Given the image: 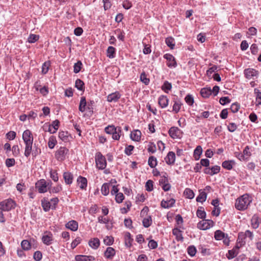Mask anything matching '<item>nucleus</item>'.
Instances as JSON below:
<instances>
[{
    "instance_id": "nucleus-1",
    "label": "nucleus",
    "mask_w": 261,
    "mask_h": 261,
    "mask_svg": "<svg viewBox=\"0 0 261 261\" xmlns=\"http://www.w3.org/2000/svg\"><path fill=\"white\" fill-rule=\"evenodd\" d=\"M22 139L25 144V151L24 154L26 157H28L31 153L34 140L33 135L30 130L27 129L23 132Z\"/></svg>"
},
{
    "instance_id": "nucleus-2",
    "label": "nucleus",
    "mask_w": 261,
    "mask_h": 261,
    "mask_svg": "<svg viewBox=\"0 0 261 261\" xmlns=\"http://www.w3.org/2000/svg\"><path fill=\"white\" fill-rule=\"evenodd\" d=\"M251 201V197L248 194H244L236 200L235 207L239 211H244L248 207Z\"/></svg>"
},
{
    "instance_id": "nucleus-3",
    "label": "nucleus",
    "mask_w": 261,
    "mask_h": 261,
    "mask_svg": "<svg viewBox=\"0 0 261 261\" xmlns=\"http://www.w3.org/2000/svg\"><path fill=\"white\" fill-rule=\"evenodd\" d=\"M96 166L99 170H103L107 166V161L106 158L101 152H98L95 155Z\"/></svg>"
},
{
    "instance_id": "nucleus-4",
    "label": "nucleus",
    "mask_w": 261,
    "mask_h": 261,
    "mask_svg": "<svg viewBox=\"0 0 261 261\" xmlns=\"http://www.w3.org/2000/svg\"><path fill=\"white\" fill-rule=\"evenodd\" d=\"M15 202L12 199H7L0 202V210L3 211H9L14 208Z\"/></svg>"
},
{
    "instance_id": "nucleus-5",
    "label": "nucleus",
    "mask_w": 261,
    "mask_h": 261,
    "mask_svg": "<svg viewBox=\"0 0 261 261\" xmlns=\"http://www.w3.org/2000/svg\"><path fill=\"white\" fill-rule=\"evenodd\" d=\"M214 225V222L211 220H203L197 224L198 228L201 230L210 229Z\"/></svg>"
},
{
    "instance_id": "nucleus-6",
    "label": "nucleus",
    "mask_w": 261,
    "mask_h": 261,
    "mask_svg": "<svg viewBox=\"0 0 261 261\" xmlns=\"http://www.w3.org/2000/svg\"><path fill=\"white\" fill-rule=\"evenodd\" d=\"M169 134L172 139L180 138L182 137V132L177 127H171L169 130Z\"/></svg>"
},
{
    "instance_id": "nucleus-7",
    "label": "nucleus",
    "mask_w": 261,
    "mask_h": 261,
    "mask_svg": "<svg viewBox=\"0 0 261 261\" xmlns=\"http://www.w3.org/2000/svg\"><path fill=\"white\" fill-rule=\"evenodd\" d=\"M68 152V149L65 147H61L56 153V158L59 161H63Z\"/></svg>"
},
{
    "instance_id": "nucleus-8",
    "label": "nucleus",
    "mask_w": 261,
    "mask_h": 261,
    "mask_svg": "<svg viewBox=\"0 0 261 261\" xmlns=\"http://www.w3.org/2000/svg\"><path fill=\"white\" fill-rule=\"evenodd\" d=\"M36 188L40 193H43L47 191L46 182L45 180H41L36 183Z\"/></svg>"
},
{
    "instance_id": "nucleus-9",
    "label": "nucleus",
    "mask_w": 261,
    "mask_h": 261,
    "mask_svg": "<svg viewBox=\"0 0 261 261\" xmlns=\"http://www.w3.org/2000/svg\"><path fill=\"white\" fill-rule=\"evenodd\" d=\"M164 58L167 60V65L169 67H175L177 66L175 58L172 55L166 54L164 55Z\"/></svg>"
},
{
    "instance_id": "nucleus-10",
    "label": "nucleus",
    "mask_w": 261,
    "mask_h": 261,
    "mask_svg": "<svg viewBox=\"0 0 261 261\" xmlns=\"http://www.w3.org/2000/svg\"><path fill=\"white\" fill-rule=\"evenodd\" d=\"M53 240V236L50 232H45L42 238L43 243L46 245H50L52 243Z\"/></svg>"
},
{
    "instance_id": "nucleus-11",
    "label": "nucleus",
    "mask_w": 261,
    "mask_h": 261,
    "mask_svg": "<svg viewBox=\"0 0 261 261\" xmlns=\"http://www.w3.org/2000/svg\"><path fill=\"white\" fill-rule=\"evenodd\" d=\"M244 74L246 78L251 79L258 75V71L253 68H247L244 70Z\"/></svg>"
},
{
    "instance_id": "nucleus-12",
    "label": "nucleus",
    "mask_w": 261,
    "mask_h": 261,
    "mask_svg": "<svg viewBox=\"0 0 261 261\" xmlns=\"http://www.w3.org/2000/svg\"><path fill=\"white\" fill-rule=\"evenodd\" d=\"M245 239H246V238L244 234V232H241L239 233L237 242V244L236 245V247L237 249H239L242 246H244L245 244V243H246Z\"/></svg>"
},
{
    "instance_id": "nucleus-13",
    "label": "nucleus",
    "mask_w": 261,
    "mask_h": 261,
    "mask_svg": "<svg viewBox=\"0 0 261 261\" xmlns=\"http://www.w3.org/2000/svg\"><path fill=\"white\" fill-rule=\"evenodd\" d=\"M121 94L118 91L111 93L107 96V100L109 102H116L121 97Z\"/></svg>"
},
{
    "instance_id": "nucleus-14",
    "label": "nucleus",
    "mask_w": 261,
    "mask_h": 261,
    "mask_svg": "<svg viewBox=\"0 0 261 261\" xmlns=\"http://www.w3.org/2000/svg\"><path fill=\"white\" fill-rule=\"evenodd\" d=\"M115 253V250L113 248L108 247L104 252V256L107 259H112Z\"/></svg>"
},
{
    "instance_id": "nucleus-15",
    "label": "nucleus",
    "mask_w": 261,
    "mask_h": 261,
    "mask_svg": "<svg viewBox=\"0 0 261 261\" xmlns=\"http://www.w3.org/2000/svg\"><path fill=\"white\" fill-rule=\"evenodd\" d=\"M76 261H94L95 258L91 255H77L75 256Z\"/></svg>"
},
{
    "instance_id": "nucleus-16",
    "label": "nucleus",
    "mask_w": 261,
    "mask_h": 261,
    "mask_svg": "<svg viewBox=\"0 0 261 261\" xmlns=\"http://www.w3.org/2000/svg\"><path fill=\"white\" fill-rule=\"evenodd\" d=\"M175 200L173 198H171L170 200L167 201L163 200L161 201V205L164 208H169L172 207L175 204Z\"/></svg>"
},
{
    "instance_id": "nucleus-17",
    "label": "nucleus",
    "mask_w": 261,
    "mask_h": 261,
    "mask_svg": "<svg viewBox=\"0 0 261 261\" xmlns=\"http://www.w3.org/2000/svg\"><path fill=\"white\" fill-rule=\"evenodd\" d=\"M166 162L168 165L173 164L175 160V154L173 151H169L165 158Z\"/></svg>"
},
{
    "instance_id": "nucleus-18",
    "label": "nucleus",
    "mask_w": 261,
    "mask_h": 261,
    "mask_svg": "<svg viewBox=\"0 0 261 261\" xmlns=\"http://www.w3.org/2000/svg\"><path fill=\"white\" fill-rule=\"evenodd\" d=\"M172 233L176 237V240L177 241L182 242L184 241V237L182 235V231L177 228H174L172 229Z\"/></svg>"
},
{
    "instance_id": "nucleus-19",
    "label": "nucleus",
    "mask_w": 261,
    "mask_h": 261,
    "mask_svg": "<svg viewBox=\"0 0 261 261\" xmlns=\"http://www.w3.org/2000/svg\"><path fill=\"white\" fill-rule=\"evenodd\" d=\"M141 132L138 129L134 130L130 134V138L135 141H139L141 139Z\"/></svg>"
},
{
    "instance_id": "nucleus-20",
    "label": "nucleus",
    "mask_w": 261,
    "mask_h": 261,
    "mask_svg": "<svg viewBox=\"0 0 261 261\" xmlns=\"http://www.w3.org/2000/svg\"><path fill=\"white\" fill-rule=\"evenodd\" d=\"M169 100L166 96L162 95L159 98L158 103L162 108L166 107L168 105Z\"/></svg>"
},
{
    "instance_id": "nucleus-21",
    "label": "nucleus",
    "mask_w": 261,
    "mask_h": 261,
    "mask_svg": "<svg viewBox=\"0 0 261 261\" xmlns=\"http://www.w3.org/2000/svg\"><path fill=\"white\" fill-rule=\"evenodd\" d=\"M77 182L81 189H85L87 185V179L86 178L80 176L77 179Z\"/></svg>"
},
{
    "instance_id": "nucleus-22",
    "label": "nucleus",
    "mask_w": 261,
    "mask_h": 261,
    "mask_svg": "<svg viewBox=\"0 0 261 261\" xmlns=\"http://www.w3.org/2000/svg\"><path fill=\"white\" fill-rule=\"evenodd\" d=\"M88 244L92 248L96 249L100 245V241L98 238H95L89 240Z\"/></svg>"
},
{
    "instance_id": "nucleus-23",
    "label": "nucleus",
    "mask_w": 261,
    "mask_h": 261,
    "mask_svg": "<svg viewBox=\"0 0 261 261\" xmlns=\"http://www.w3.org/2000/svg\"><path fill=\"white\" fill-rule=\"evenodd\" d=\"M124 240H125V245L128 248H130L132 245V242L133 241V239L132 238L131 234L126 232L124 236Z\"/></svg>"
},
{
    "instance_id": "nucleus-24",
    "label": "nucleus",
    "mask_w": 261,
    "mask_h": 261,
    "mask_svg": "<svg viewBox=\"0 0 261 261\" xmlns=\"http://www.w3.org/2000/svg\"><path fill=\"white\" fill-rule=\"evenodd\" d=\"M63 178L65 182L67 185H70L73 181V175L69 172H65L63 173Z\"/></svg>"
},
{
    "instance_id": "nucleus-25",
    "label": "nucleus",
    "mask_w": 261,
    "mask_h": 261,
    "mask_svg": "<svg viewBox=\"0 0 261 261\" xmlns=\"http://www.w3.org/2000/svg\"><path fill=\"white\" fill-rule=\"evenodd\" d=\"M66 227L72 231H76L78 228V223L74 220L69 221L66 224Z\"/></svg>"
},
{
    "instance_id": "nucleus-26",
    "label": "nucleus",
    "mask_w": 261,
    "mask_h": 261,
    "mask_svg": "<svg viewBox=\"0 0 261 261\" xmlns=\"http://www.w3.org/2000/svg\"><path fill=\"white\" fill-rule=\"evenodd\" d=\"M59 138L63 141L67 142L69 141V138H71L67 131H61L59 133Z\"/></svg>"
},
{
    "instance_id": "nucleus-27",
    "label": "nucleus",
    "mask_w": 261,
    "mask_h": 261,
    "mask_svg": "<svg viewBox=\"0 0 261 261\" xmlns=\"http://www.w3.org/2000/svg\"><path fill=\"white\" fill-rule=\"evenodd\" d=\"M235 164L233 160L225 161L222 164V166L224 169L230 170L232 169L233 166Z\"/></svg>"
},
{
    "instance_id": "nucleus-28",
    "label": "nucleus",
    "mask_w": 261,
    "mask_h": 261,
    "mask_svg": "<svg viewBox=\"0 0 261 261\" xmlns=\"http://www.w3.org/2000/svg\"><path fill=\"white\" fill-rule=\"evenodd\" d=\"M236 247L231 250H229L228 251V253L226 254V257L228 259H231L235 257L239 253L238 250Z\"/></svg>"
},
{
    "instance_id": "nucleus-29",
    "label": "nucleus",
    "mask_w": 261,
    "mask_h": 261,
    "mask_svg": "<svg viewBox=\"0 0 261 261\" xmlns=\"http://www.w3.org/2000/svg\"><path fill=\"white\" fill-rule=\"evenodd\" d=\"M200 94L203 97L208 98L212 94V89L210 88H202Z\"/></svg>"
},
{
    "instance_id": "nucleus-30",
    "label": "nucleus",
    "mask_w": 261,
    "mask_h": 261,
    "mask_svg": "<svg viewBox=\"0 0 261 261\" xmlns=\"http://www.w3.org/2000/svg\"><path fill=\"white\" fill-rule=\"evenodd\" d=\"M122 129L121 127L117 126L116 130L114 132V134H112V138L115 140H118L121 135Z\"/></svg>"
},
{
    "instance_id": "nucleus-31",
    "label": "nucleus",
    "mask_w": 261,
    "mask_h": 261,
    "mask_svg": "<svg viewBox=\"0 0 261 261\" xmlns=\"http://www.w3.org/2000/svg\"><path fill=\"white\" fill-rule=\"evenodd\" d=\"M87 105L86 99L85 97H82L81 98L80 105H79V111L81 112H84L86 110V107Z\"/></svg>"
},
{
    "instance_id": "nucleus-32",
    "label": "nucleus",
    "mask_w": 261,
    "mask_h": 261,
    "mask_svg": "<svg viewBox=\"0 0 261 261\" xmlns=\"http://www.w3.org/2000/svg\"><path fill=\"white\" fill-rule=\"evenodd\" d=\"M201 191H199L200 193L196 198V201L199 202H203L206 200L207 194L205 192Z\"/></svg>"
},
{
    "instance_id": "nucleus-33",
    "label": "nucleus",
    "mask_w": 261,
    "mask_h": 261,
    "mask_svg": "<svg viewBox=\"0 0 261 261\" xmlns=\"http://www.w3.org/2000/svg\"><path fill=\"white\" fill-rule=\"evenodd\" d=\"M225 233L220 230H217L215 232L214 237L216 240H221L225 237Z\"/></svg>"
},
{
    "instance_id": "nucleus-34",
    "label": "nucleus",
    "mask_w": 261,
    "mask_h": 261,
    "mask_svg": "<svg viewBox=\"0 0 261 261\" xmlns=\"http://www.w3.org/2000/svg\"><path fill=\"white\" fill-rule=\"evenodd\" d=\"M197 216L200 219H204L206 217V213L204 208L202 206L199 207L196 212Z\"/></svg>"
},
{
    "instance_id": "nucleus-35",
    "label": "nucleus",
    "mask_w": 261,
    "mask_h": 261,
    "mask_svg": "<svg viewBox=\"0 0 261 261\" xmlns=\"http://www.w3.org/2000/svg\"><path fill=\"white\" fill-rule=\"evenodd\" d=\"M202 152V149L200 146H198L194 150V156L196 160H198L200 158V156Z\"/></svg>"
},
{
    "instance_id": "nucleus-36",
    "label": "nucleus",
    "mask_w": 261,
    "mask_h": 261,
    "mask_svg": "<svg viewBox=\"0 0 261 261\" xmlns=\"http://www.w3.org/2000/svg\"><path fill=\"white\" fill-rule=\"evenodd\" d=\"M57 143L56 137L54 136H50L48 142V147L50 149L54 148Z\"/></svg>"
},
{
    "instance_id": "nucleus-37",
    "label": "nucleus",
    "mask_w": 261,
    "mask_h": 261,
    "mask_svg": "<svg viewBox=\"0 0 261 261\" xmlns=\"http://www.w3.org/2000/svg\"><path fill=\"white\" fill-rule=\"evenodd\" d=\"M115 48L113 46H109L107 49V57L109 58L112 59L115 57Z\"/></svg>"
},
{
    "instance_id": "nucleus-38",
    "label": "nucleus",
    "mask_w": 261,
    "mask_h": 261,
    "mask_svg": "<svg viewBox=\"0 0 261 261\" xmlns=\"http://www.w3.org/2000/svg\"><path fill=\"white\" fill-rule=\"evenodd\" d=\"M101 193L107 196L109 193V184L108 183H104L101 188Z\"/></svg>"
},
{
    "instance_id": "nucleus-39",
    "label": "nucleus",
    "mask_w": 261,
    "mask_h": 261,
    "mask_svg": "<svg viewBox=\"0 0 261 261\" xmlns=\"http://www.w3.org/2000/svg\"><path fill=\"white\" fill-rule=\"evenodd\" d=\"M143 225L145 228L149 227L152 223V219L151 216H148L147 218L143 219L142 221Z\"/></svg>"
},
{
    "instance_id": "nucleus-40",
    "label": "nucleus",
    "mask_w": 261,
    "mask_h": 261,
    "mask_svg": "<svg viewBox=\"0 0 261 261\" xmlns=\"http://www.w3.org/2000/svg\"><path fill=\"white\" fill-rule=\"evenodd\" d=\"M148 163L151 168H154L157 165V161L156 158L153 156H150L148 159Z\"/></svg>"
},
{
    "instance_id": "nucleus-41",
    "label": "nucleus",
    "mask_w": 261,
    "mask_h": 261,
    "mask_svg": "<svg viewBox=\"0 0 261 261\" xmlns=\"http://www.w3.org/2000/svg\"><path fill=\"white\" fill-rule=\"evenodd\" d=\"M166 44L168 46L170 47V48L173 49L175 46L174 40L172 37H168L165 40Z\"/></svg>"
},
{
    "instance_id": "nucleus-42",
    "label": "nucleus",
    "mask_w": 261,
    "mask_h": 261,
    "mask_svg": "<svg viewBox=\"0 0 261 261\" xmlns=\"http://www.w3.org/2000/svg\"><path fill=\"white\" fill-rule=\"evenodd\" d=\"M75 87L79 90L82 91L84 89V83L80 79H77L75 81Z\"/></svg>"
},
{
    "instance_id": "nucleus-43",
    "label": "nucleus",
    "mask_w": 261,
    "mask_h": 261,
    "mask_svg": "<svg viewBox=\"0 0 261 261\" xmlns=\"http://www.w3.org/2000/svg\"><path fill=\"white\" fill-rule=\"evenodd\" d=\"M21 246L22 249L24 250H29L31 248L30 243L26 240H24L21 242Z\"/></svg>"
},
{
    "instance_id": "nucleus-44",
    "label": "nucleus",
    "mask_w": 261,
    "mask_h": 261,
    "mask_svg": "<svg viewBox=\"0 0 261 261\" xmlns=\"http://www.w3.org/2000/svg\"><path fill=\"white\" fill-rule=\"evenodd\" d=\"M42 206L44 211L48 212L50 208L52 209L51 203L47 201H42Z\"/></svg>"
},
{
    "instance_id": "nucleus-45",
    "label": "nucleus",
    "mask_w": 261,
    "mask_h": 261,
    "mask_svg": "<svg viewBox=\"0 0 261 261\" xmlns=\"http://www.w3.org/2000/svg\"><path fill=\"white\" fill-rule=\"evenodd\" d=\"M159 182L160 185L161 186L169 182L166 173H164L161 177V179L159 180Z\"/></svg>"
},
{
    "instance_id": "nucleus-46",
    "label": "nucleus",
    "mask_w": 261,
    "mask_h": 261,
    "mask_svg": "<svg viewBox=\"0 0 261 261\" xmlns=\"http://www.w3.org/2000/svg\"><path fill=\"white\" fill-rule=\"evenodd\" d=\"M184 194L187 198L189 199H192L194 197V193L193 191L190 189L187 188L184 191Z\"/></svg>"
},
{
    "instance_id": "nucleus-47",
    "label": "nucleus",
    "mask_w": 261,
    "mask_h": 261,
    "mask_svg": "<svg viewBox=\"0 0 261 261\" xmlns=\"http://www.w3.org/2000/svg\"><path fill=\"white\" fill-rule=\"evenodd\" d=\"M187 251L190 256H194L196 253V248L194 246L191 245L188 247Z\"/></svg>"
},
{
    "instance_id": "nucleus-48",
    "label": "nucleus",
    "mask_w": 261,
    "mask_h": 261,
    "mask_svg": "<svg viewBox=\"0 0 261 261\" xmlns=\"http://www.w3.org/2000/svg\"><path fill=\"white\" fill-rule=\"evenodd\" d=\"M115 34L117 35V38L121 41H123L124 40V33L121 31L120 29H117L114 32Z\"/></svg>"
},
{
    "instance_id": "nucleus-49",
    "label": "nucleus",
    "mask_w": 261,
    "mask_h": 261,
    "mask_svg": "<svg viewBox=\"0 0 261 261\" xmlns=\"http://www.w3.org/2000/svg\"><path fill=\"white\" fill-rule=\"evenodd\" d=\"M254 92L256 94V105L258 106L261 104V92L257 89H254Z\"/></svg>"
},
{
    "instance_id": "nucleus-50",
    "label": "nucleus",
    "mask_w": 261,
    "mask_h": 261,
    "mask_svg": "<svg viewBox=\"0 0 261 261\" xmlns=\"http://www.w3.org/2000/svg\"><path fill=\"white\" fill-rule=\"evenodd\" d=\"M116 128L117 127H115L114 125H111L107 126L105 128V130L106 133L112 135V134H114V132L115 131V130H116Z\"/></svg>"
},
{
    "instance_id": "nucleus-51",
    "label": "nucleus",
    "mask_w": 261,
    "mask_h": 261,
    "mask_svg": "<svg viewBox=\"0 0 261 261\" xmlns=\"http://www.w3.org/2000/svg\"><path fill=\"white\" fill-rule=\"evenodd\" d=\"M251 224L254 228H257L259 226L258 218L257 216H254L251 219Z\"/></svg>"
},
{
    "instance_id": "nucleus-52",
    "label": "nucleus",
    "mask_w": 261,
    "mask_h": 261,
    "mask_svg": "<svg viewBox=\"0 0 261 261\" xmlns=\"http://www.w3.org/2000/svg\"><path fill=\"white\" fill-rule=\"evenodd\" d=\"M60 124V121L58 120H55L52 122V123L50 124L51 127L54 128L53 133H56L59 128Z\"/></svg>"
},
{
    "instance_id": "nucleus-53",
    "label": "nucleus",
    "mask_w": 261,
    "mask_h": 261,
    "mask_svg": "<svg viewBox=\"0 0 261 261\" xmlns=\"http://www.w3.org/2000/svg\"><path fill=\"white\" fill-rule=\"evenodd\" d=\"M82 66V63L81 61H79L76 63H75L74 65V72L77 73L79 72L81 69V67Z\"/></svg>"
},
{
    "instance_id": "nucleus-54",
    "label": "nucleus",
    "mask_w": 261,
    "mask_h": 261,
    "mask_svg": "<svg viewBox=\"0 0 261 261\" xmlns=\"http://www.w3.org/2000/svg\"><path fill=\"white\" fill-rule=\"evenodd\" d=\"M50 63L49 62H44L42 66V74H46L49 69Z\"/></svg>"
},
{
    "instance_id": "nucleus-55",
    "label": "nucleus",
    "mask_w": 261,
    "mask_h": 261,
    "mask_svg": "<svg viewBox=\"0 0 261 261\" xmlns=\"http://www.w3.org/2000/svg\"><path fill=\"white\" fill-rule=\"evenodd\" d=\"M181 103L179 101H175L173 106V111L177 113L180 109Z\"/></svg>"
},
{
    "instance_id": "nucleus-56",
    "label": "nucleus",
    "mask_w": 261,
    "mask_h": 261,
    "mask_svg": "<svg viewBox=\"0 0 261 261\" xmlns=\"http://www.w3.org/2000/svg\"><path fill=\"white\" fill-rule=\"evenodd\" d=\"M185 100L186 103L189 106H192L194 103V98L192 95H187L186 96Z\"/></svg>"
},
{
    "instance_id": "nucleus-57",
    "label": "nucleus",
    "mask_w": 261,
    "mask_h": 261,
    "mask_svg": "<svg viewBox=\"0 0 261 261\" xmlns=\"http://www.w3.org/2000/svg\"><path fill=\"white\" fill-rule=\"evenodd\" d=\"M124 198L123 193L119 192L116 194L115 200L118 203H121Z\"/></svg>"
},
{
    "instance_id": "nucleus-58",
    "label": "nucleus",
    "mask_w": 261,
    "mask_h": 261,
    "mask_svg": "<svg viewBox=\"0 0 261 261\" xmlns=\"http://www.w3.org/2000/svg\"><path fill=\"white\" fill-rule=\"evenodd\" d=\"M145 189L146 191L150 192L153 190V181L151 180H148L145 184Z\"/></svg>"
},
{
    "instance_id": "nucleus-59",
    "label": "nucleus",
    "mask_w": 261,
    "mask_h": 261,
    "mask_svg": "<svg viewBox=\"0 0 261 261\" xmlns=\"http://www.w3.org/2000/svg\"><path fill=\"white\" fill-rule=\"evenodd\" d=\"M140 80L145 85H148L150 82V80L147 77V76L145 72H143L140 75Z\"/></svg>"
},
{
    "instance_id": "nucleus-60",
    "label": "nucleus",
    "mask_w": 261,
    "mask_h": 261,
    "mask_svg": "<svg viewBox=\"0 0 261 261\" xmlns=\"http://www.w3.org/2000/svg\"><path fill=\"white\" fill-rule=\"evenodd\" d=\"M50 176L54 181H57L59 179L58 173L56 170H51L50 171Z\"/></svg>"
},
{
    "instance_id": "nucleus-61",
    "label": "nucleus",
    "mask_w": 261,
    "mask_h": 261,
    "mask_svg": "<svg viewBox=\"0 0 261 261\" xmlns=\"http://www.w3.org/2000/svg\"><path fill=\"white\" fill-rule=\"evenodd\" d=\"M237 125L233 122L229 123L227 129L230 132H234L237 129Z\"/></svg>"
},
{
    "instance_id": "nucleus-62",
    "label": "nucleus",
    "mask_w": 261,
    "mask_h": 261,
    "mask_svg": "<svg viewBox=\"0 0 261 261\" xmlns=\"http://www.w3.org/2000/svg\"><path fill=\"white\" fill-rule=\"evenodd\" d=\"M104 243L110 246L113 244L114 242V239L112 237L107 236L103 240Z\"/></svg>"
},
{
    "instance_id": "nucleus-63",
    "label": "nucleus",
    "mask_w": 261,
    "mask_h": 261,
    "mask_svg": "<svg viewBox=\"0 0 261 261\" xmlns=\"http://www.w3.org/2000/svg\"><path fill=\"white\" fill-rule=\"evenodd\" d=\"M39 39V36L35 34H31L28 40L30 43H34Z\"/></svg>"
},
{
    "instance_id": "nucleus-64",
    "label": "nucleus",
    "mask_w": 261,
    "mask_h": 261,
    "mask_svg": "<svg viewBox=\"0 0 261 261\" xmlns=\"http://www.w3.org/2000/svg\"><path fill=\"white\" fill-rule=\"evenodd\" d=\"M34 259L36 261H40L42 257V253L39 251L35 252L33 255Z\"/></svg>"
}]
</instances>
